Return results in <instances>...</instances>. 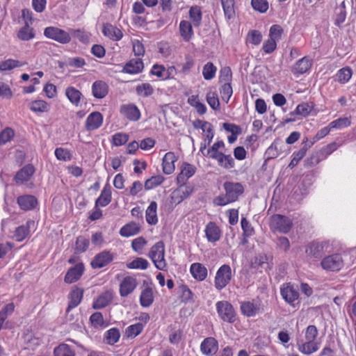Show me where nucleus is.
Wrapping results in <instances>:
<instances>
[{
    "label": "nucleus",
    "mask_w": 356,
    "mask_h": 356,
    "mask_svg": "<svg viewBox=\"0 0 356 356\" xmlns=\"http://www.w3.org/2000/svg\"><path fill=\"white\" fill-rule=\"evenodd\" d=\"M248 40L250 43L254 45H258L261 42L262 35L259 31L253 30L249 32Z\"/></svg>",
    "instance_id": "64"
},
{
    "label": "nucleus",
    "mask_w": 356,
    "mask_h": 356,
    "mask_svg": "<svg viewBox=\"0 0 356 356\" xmlns=\"http://www.w3.org/2000/svg\"><path fill=\"white\" fill-rule=\"evenodd\" d=\"M146 221L149 225H155L158 222L157 203L154 201L150 202L145 211Z\"/></svg>",
    "instance_id": "34"
},
{
    "label": "nucleus",
    "mask_w": 356,
    "mask_h": 356,
    "mask_svg": "<svg viewBox=\"0 0 356 356\" xmlns=\"http://www.w3.org/2000/svg\"><path fill=\"white\" fill-rule=\"evenodd\" d=\"M216 310L220 318L225 322L234 323L236 312L233 306L227 301H218L216 304Z\"/></svg>",
    "instance_id": "5"
},
{
    "label": "nucleus",
    "mask_w": 356,
    "mask_h": 356,
    "mask_svg": "<svg viewBox=\"0 0 356 356\" xmlns=\"http://www.w3.org/2000/svg\"><path fill=\"white\" fill-rule=\"evenodd\" d=\"M321 266L325 270L339 271L343 266V261L341 254H334L324 257Z\"/></svg>",
    "instance_id": "7"
},
{
    "label": "nucleus",
    "mask_w": 356,
    "mask_h": 356,
    "mask_svg": "<svg viewBox=\"0 0 356 356\" xmlns=\"http://www.w3.org/2000/svg\"><path fill=\"white\" fill-rule=\"evenodd\" d=\"M83 296V289L78 287L77 286H74L68 294V306L66 309V312L69 313V312L73 309L76 307L81 302Z\"/></svg>",
    "instance_id": "11"
},
{
    "label": "nucleus",
    "mask_w": 356,
    "mask_h": 356,
    "mask_svg": "<svg viewBox=\"0 0 356 356\" xmlns=\"http://www.w3.org/2000/svg\"><path fill=\"white\" fill-rule=\"evenodd\" d=\"M222 187L225 193L216 196L213 200L215 206L223 207L234 202L244 192L243 185L238 182L225 181Z\"/></svg>",
    "instance_id": "1"
},
{
    "label": "nucleus",
    "mask_w": 356,
    "mask_h": 356,
    "mask_svg": "<svg viewBox=\"0 0 356 356\" xmlns=\"http://www.w3.org/2000/svg\"><path fill=\"white\" fill-rule=\"evenodd\" d=\"M232 277V269L229 265L223 264L217 270L214 284L218 290L224 289L231 281Z\"/></svg>",
    "instance_id": "4"
},
{
    "label": "nucleus",
    "mask_w": 356,
    "mask_h": 356,
    "mask_svg": "<svg viewBox=\"0 0 356 356\" xmlns=\"http://www.w3.org/2000/svg\"><path fill=\"white\" fill-rule=\"evenodd\" d=\"M312 109L313 105L307 102H302L298 104L296 109L289 114L290 118H287L286 122H295L297 119H300V118H305L310 114Z\"/></svg>",
    "instance_id": "9"
},
{
    "label": "nucleus",
    "mask_w": 356,
    "mask_h": 356,
    "mask_svg": "<svg viewBox=\"0 0 356 356\" xmlns=\"http://www.w3.org/2000/svg\"><path fill=\"white\" fill-rule=\"evenodd\" d=\"M113 259V254L110 251L104 250L94 257L91 261V266L93 268H101L111 262Z\"/></svg>",
    "instance_id": "12"
},
{
    "label": "nucleus",
    "mask_w": 356,
    "mask_h": 356,
    "mask_svg": "<svg viewBox=\"0 0 356 356\" xmlns=\"http://www.w3.org/2000/svg\"><path fill=\"white\" fill-rule=\"evenodd\" d=\"M108 85L102 81H96L92 83V95L97 99L104 98L108 93Z\"/></svg>",
    "instance_id": "32"
},
{
    "label": "nucleus",
    "mask_w": 356,
    "mask_h": 356,
    "mask_svg": "<svg viewBox=\"0 0 356 356\" xmlns=\"http://www.w3.org/2000/svg\"><path fill=\"white\" fill-rule=\"evenodd\" d=\"M189 16L194 26H199L202 21V12L199 7H191L189 10Z\"/></svg>",
    "instance_id": "51"
},
{
    "label": "nucleus",
    "mask_w": 356,
    "mask_h": 356,
    "mask_svg": "<svg viewBox=\"0 0 356 356\" xmlns=\"http://www.w3.org/2000/svg\"><path fill=\"white\" fill-rule=\"evenodd\" d=\"M353 75V71L350 67H345L337 72L335 74V81L340 83L341 84H345L348 83Z\"/></svg>",
    "instance_id": "41"
},
{
    "label": "nucleus",
    "mask_w": 356,
    "mask_h": 356,
    "mask_svg": "<svg viewBox=\"0 0 356 356\" xmlns=\"http://www.w3.org/2000/svg\"><path fill=\"white\" fill-rule=\"evenodd\" d=\"M65 95L70 102L75 106H78L82 97L81 92L74 87H68L65 90Z\"/></svg>",
    "instance_id": "42"
},
{
    "label": "nucleus",
    "mask_w": 356,
    "mask_h": 356,
    "mask_svg": "<svg viewBox=\"0 0 356 356\" xmlns=\"http://www.w3.org/2000/svg\"><path fill=\"white\" fill-rule=\"evenodd\" d=\"M218 349V341L213 337H208L203 340L200 345L202 353L207 356H212Z\"/></svg>",
    "instance_id": "14"
},
{
    "label": "nucleus",
    "mask_w": 356,
    "mask_h": 356,
    "mask_svg": "<svg viewBox=\"0 0 356 356\" xmlns=\"http://www.w3.org/2000/svg\"><path fill=\"white\" fill-rule=\"evenodd\" d=\"M83 270L84 267L82 264H78L70 268L65 276V282L67 284L76 282L81 277Z\"/></svg>",
    "instance_id": "20"
},
{
    "label": "nucleus",
    "mask_w": 356,
    "mask_h": 356,
    "mask_svg": "<svg viewBox=\"0 0 356 356\" xmlns=\"http://www.w3.org/2000/svg\"><path fill=\"white\" fill-rule=\"evenodd\" d=\"M17 203L22 209L26 211L34 209L38 202L33 195H24L17 198Z\"/></svg>",
    "instance_id": "30"
},
{
    "label": "nucleus",
    "mask_w": 356,
    "mask_h": 356,
    "mask_svg": "<svg viewBox=\"0 0 356 356\" xmlns=\"http://www.w3.org/2000/svg\"><path fill=\"white\" fill-rule=\"evenodd\" d=\"M283 146V142L280 139L275 140L265 152L267 159L277 158L282 153Z\"/></svg>",
    "instance_id": "29"
},
{
    "label": "nucleus",
    "mask_w": 356,
    "mask_h": 356,
    "mask_svg": "<svg viewBox=\"0 0 356 356\" xmlns=\"http://www.w3.org/2000/svg\"><path fill=\"white\" fill-rule=\"evenodd\" d=\"M29 108L35 113H47L50 109V105L44 100L38 99L30 102Z\"/></svg>",
    "instance_id": "40"
},
{
    "label": "nucleus",
    "mask_w": 356,
    "mask_h": 356,
    "mask_svg": "<svg viewBox=\"0 0 356 356\" xmlns=\"http://www.w3.org/2000/svg\"><path fill=\"white\" fill-rule=\"evenodd\" d=\"M217 67L211 62L207 63L202 69V75L205 80H211L216 76Z\"/></svg>",
    "instance_id": "49"
},
{
    "label": "nucleus",
    "mask_w": 356,
    "mask_h": 356,
    "mask_svg": "<svg viewBox=\"0 0 356 356\" xmlns=\"http://www.w3.org/2000/svg\"><path fill=\"white\" fill-rule=\"evenodd\" d=\"M54 353V356H75L74 348L66 343H61L55 348Z\"/></svg>",
    "instance_id": "43"
},
{
    "label": "nucleus",
    "mask_w": 356,
    "mask_h": 356,
    "mask_svg": "<svg viewBox=\"0 0 356 356\" xmlns=\"http://www.w3.org/2000/svg\"><path fill=\"white\" fill-rule=\"evenodd\" d=\"M13 137V130L10 128H6L0 133V145L10 141Z\"/></svg>",
    "instance_id": "63"
},
{
    "label": "nucleus",
    "mask_w": 356,
    "mask_h": 356,
    "mask_svg": "<svg viewBox=\"0 0 356 356\" xmlns=\"http://www.w3.org/2000/svg\"><path fill=\"white\" fill-rule=\"evenodd\" d=\"M136 94L143 97H148L154 93V88L149 83L140 84L136 88Z\"/></svg>",
    "instance_id": "47"
},
{
    "label": "nucleus",
    "mask_w": 356,
    "mask_h": 356,
    "mask_svg": "<svg viewBox=\"0 0 356 356\" xmlns=\"http://www.w3.org/2000/svg\"><path fill=\"white\" fill-rule=\"evenodd\" d=\"M177 161L174 152H169L166 153L163 158V171L166 175L172 174L175 170V162Z\"/></svg>",
    "instance_id": "24"
},
{
    "label": "nucleus",
    "mask_w": 356,
    "mask_h": 356,
    "mask_svg": "<svg viewBox=\"0 0 356 356\" xmlns=\"http://www.w3.org/2000/svg\"><path fill=\"white\" fill-rule=\"evenodd\" d=\"M144 65L140 58L131 59L124 65L122 72L135 74L141 72L143 70Z\"/></svg>",
    "instance_id": "25"
},
{
    "label": "nucleus",
    "mask_w": 356,
    "mask_h": 356,
    "mask_svg": "<svg viewBox=\"0 0 356 356\" xmlns=\"http://www.w3.org/2000/svg\"><path fill=\"white\" fill-rule=\"evenodd\" d=\"M102 33L105 36L115 41L121 40L123 36L121 30L111 24L104 25Z\"/></svg>",
    "instance_id": "28"
},
{
    "label": "nucleus",
    "mask_w": 356,
    "mask_h": 356,
    "mask_svg": "<svg viewBox=\"0 0 356 356\" xmlns=\"http://www.w3.org/2000/svg\"><path fill=\"white\" fill-rule=\"evenodd\" d=\"M164 179L162 175L153 176L145 181L144 187L147 191L153 189L161 185L164 181Z\"/></svg>",
    "instance_id": "50"
},
{
    "label": "nucleus",
    "mask_w": 356,
    "mask_h": 356,
    "mask_svg": "<svg viewBox=\"0 0 356 356\" xmlns=\"http://www.w3.org/2000/svg\"><path fill=\"white\" fill-rule=\"evenodd\" d=\"M179 33L185 42H189L193 35V27L191 22L186 20L181 21L179 24Z\"/></svg>",
    "instance_id": "35"
},
{
    "label": "nucleus",
    "mask_w": 356,
    "mask_h": 356,
    "mask_svg": "<svg viewBox=\"0 0 356 356\" xmlns=\"http://www.w3.org/2000/svg\"><path fill=\"white\" fill-rule=\"evenodd\" d=\"M91 324L94 327H104V322L103 316L100 312H95L90 317Z\"/></svg>",
    "instance_id": "62"
},
{
    "label": "nucleus",
    "mask_w": 356,
    "mask_h": 356,
    "mask_svg": "<svg viewBox=\"0 0 356 356\" xmlns=\"http://www.w3.org/2000/svg\"><path fill=\"white\" fill-rule=\"evenodd\" d=\"M327 247V242H314L309 245L306 252L315 258H320L324 253V249Z\"/></svg>",
    "instance_id": "33"
},
{
    "label": "nucleus",
    "mask_w": 356,
    "mask_h": 356,
    "mask_svg": "<svg viewBox=\"0 0 356 356\" xmlns=\"http://www.w3.org/2000/svg\"><path fill=\"white\" fill-rule=\"evenodd\" d=\"M104 117L98 111L92 112L87 117L85 122V129L87 131H92L99 129L103 124Z\"/></svg>",
    "instance_id": "10"
},
{
    "label": "nucleus",
    "mask_w": 356,
    "mask_h": 356,
    "mask_svg": "<svg viewBox=\"0 0 356 356\" xmlns=\"http://www.w3.org/2000/svg\"><path fill=\"white\" fill-rule=\"evenodd\" d=\"M90 241L84 236H79L76 238L75 243V250L78 253H82L87 250Z\"/></svg>",
    "instance_id": "53"
},
{
    "label": "nucleus",
    "mask_w": 356,
    "mask_h": 356,
    "mask_svg": "<svg viewBox=\"0 0 356 356\" xmlns=\"http://www.w3.org/2000/svg\"><path fill=\"white\" fill-rule=\"evenodd\" d=\"M207 102L213 110L217 111L220 108L219 99L215 92L210 91L207 94Z\"/></svg>",
    "instance_id": "59"
},
{
    "label": "nucleus",
    "mask_w": 356,
    "mask_h": 356,
    "mask_svg": "<svg viewBox=\"0 0 356 356\" xmlns=\"http://www.w3.org/2000/svg\"><path fill=\"white\" fill-rule=\"evenodd\" d=\"M292 227L293 221L287 216L275 214L270 217V227L273 232L288 234Z\"/></svg>",
    "instance_id": "3"
},
{
    "label": "nucleus",
    "mask_w": 356,
    "mask_h": 356,
    "mask_svg": "<svg viewBox=\"0 0 356 356\" xmlns=\"http://www.w3.org/2000/svg\"><path fill=\"white\" fill-rule=\"evenodd\" d=\"M204 232L209 242L215 243L220 240L221 232L215 222H209L205 227Z\"/></svg>",
    "instance_id": "19"
},
{
    "label": "nucleus",
    "mask_w": 356,
    "mask_h": 356,
    "mask_svg": "<svg viewBox=\"0 0 356 356\" xmlns=\"http://www.w3.org/2000/svg\"><path fill=\"white\" fill-rule=\"evenodd\" d=\"M241 310L248 317L254 316L260 311V303L258 301L243 302L241 304Z\"/></svg>",
    "instance_id": "21"
},
{
    "label": "nucleus",
    "mask_w": 356,
    "mask_h": 356,
    "mask_svg": "<svg viewBox=\"0 0 356 356\" xmlns=\"http://www.w3.org/2000/svg\"><path fill=\"white\" fill-rule=\"evenodd\" d=\"M17 37L22 40H30L35 37L34 30L26 24L19 30Z\"/></svg>",
    "instance_id": "46"
},
{
    "label": "nucleus",
    "mask_w": 356,
    "mask_h": 356,
    "mask_svg": "<svg viewBox=\"0 0 356 356\" xmlns=\"http://www.w3.org/2000/svg\"><path fill=\"white\" fill-rule=\"evenodd\" d=\"M213 159L216 160L218 164L225 169L233 168L235 165V161L231 154L222 153L218 156H213Z\"/></svg>",
    "instance_id": "36"
},
{
    "label": "nucleus",
    "mask_w": 356,
    "mask_h": 356,
    "mask_svg": "<svg viewBox=\"0 0 356 356\" xmlns=\"http://www.w3.org/2000/svg\"><path fill=\"white\" fill-rule=\"evenodd\" d=\"M111 187L108 183L106 184L99 197L95 201V206L98 207H106L111 202Z\"/></svg>",
    "instance_id": "27"
},
{
    "label": "nucleus",
    "mask_w": 356,
    "mask_h": 356,
    "mask_svg": "<svg viewBox=\"0 0 356 356\" xmlns=\"http://www.w3.org/2000/svg\"><path fill=\"white\" fill-rule=\"evenodd\" d=\"M298 348L303 354L311 355L318 350L319 345L315 341H305L302 343H298Z\"/></svg>",
    "instance_id": "39"
},
{
    "label": "nucleus",
    "mask_w": 356,
    "mask_h": 356,
    "mask_svg": "<svg viewBox=\"0 0 356 356\" xmlns=\"http://www.w3.org/2000/svg\"><path fill=\"white\" fill-rule=\"evenodd\" d=\"M149 257L152 259L156 268L165 270L167 264L165 259V244L160 241L156 243L150 249Z\"/></svg>",
    "instance_id": "2"
},
{
    "label": "nucleus",
    "mask_w": 356,
    "mask_h": 356,
    "mask_svg": "<svg viewBox=\"0 0 356 356\" xmlns=\"http://www.w3.org/2000/svg\"><path fill=\"white\" fill-rule=\"evenodd\" d=\"M225 17L231 19L235 17L234 0H221Z\"/></svg>",
    "instance_id": "44"
},
{
    "label": "nucleus",
    "mask_w": 356,
    "mask_h": 356,
    "mask_svg": "<svg viewBox=\"0 0 356 356\" xmlns=\"http://www.w3.org/2000/svg\"><path fill=\"white\" fill-rule=\"evenodd\" d=\"M35 222L33 220H29L26 225H23L16 228L14 237L16 241H22L26 238L29 234L30 228L34 227Z\"/></svg>",
    "instance_id": "31"
},
{
    "label": "nucleus",
    "mask_w": 356,
    "mask_h": 356,
    "mask_svg": "<svg viewBox=\"0 0 356 356\" xmlns=\"http://www.w3.org/2000/svg\"><path fill=\"white\" fill-rule=\"evenodd\" d=\"M34 172V167L31 164H28L17 172L14 180L17 184H24L31 179Z\"/></svg>",
    "instance_id": "18"
},
{
    "label": "nucleus",
    "mask_w": 356,
    "mask_h": 356,
    "mask_svg": "<svg viewBox=\"0 0 356 356\" xmlns=\"http://www.w3.org/2000/svg\"><path fill=\"white\" fill-rule=\"evenodd\" d=\"M154 302L153 290L149 286H146L142 290L140 296V304L143 307H149Z\"/></svg>",
    "instance_id": "37"
},
{
    "label": "nucleus",
    "mask_w": 356,
    "mask_h": 356,
    "mask_svg": "<svg viewBox=\"0 0 356 356\" xmlns=\"http://www.w3.org/2000/svg\"><path fill=\"white\" fill-rule=\"evenodd\" d=\"M225 147V143L222 140H218L207 150V156L213 159V156H218L222 152H219V149Z\"/></svg>",
    "instance_id": "55"
},
{
    "label": "nucleus",
    "mask_w": 356,
    "mask_h": 356,
    "mask_svg": "<svg viewBox=\"0 0 356 356\" xmlns=\"http://www.w3.org/2000/svg\"><path fill=\"white\" fill-rule=\"evenodd\" d=\"M138 284L135 277L131 276L125 277L120 284V295L122 297H127L131 294L136 288Z\"/></svg>",
    "instance_id": "13"
},
{
    "label": "nucleus",
    "mask_w": 356,
    "mask_h": 356,
    "mask_svg": "<svg viewBox=\"0 0 356 356\" xmlns=\"http://www.w3.org/2000/svg\"><path fill=\"white\" fill-rule=\"evenodd\" d=\"M144 327L145 325L142 323L131 325L126 328L125 334L128 338L134 339L142 332Z\"/></svg>",
    "instance_id": "45"
},
{
    "label": "nucleus",
    "mask_w": 356,
    "mask_h": 356,
    "mask_svg": "<svg viewBox=\"0 0 356 356\" xmlns=\"http://www.w3.org/2000/svg\"><path fill=\"white\" fill-rule=\"evenodd\" d=\"M190 273L193 277L197 281L204 280L208 275L207 268L200 263H193L190 266Z\"/></svg>",
    "instance_id": "22"
},
{
    "label": "nucleus",
    "mask_w": 356,
    "mask_h": 356,
    "mask_svg": "<svg viewBox=\"0 0 356 356\" xmlns=\"http://www.w3.org/2000/svg\"><path fill=\"white\" fill-rule=\"evenodd\" d=\"M120 333L118 328H111L106 332V339L108 343L114 344L119 341Z\"/></svg>",
    "instance_id": "56"
},
{
    "label": "nucleus",
    "mask_w": 356,
    "mask_h": 356,
    "mask_svg": "<svg viewBox=\"0 0 356 356\" xmlns=\"http://www.w3.org/2000/svg\"><path fill=\"white\" fill-rule=\"evenodd\" d=\"M120 112L131 121H138L140 118V110L133 104L122 105L120 108Z\"/></svg>",
    "instance_id": "17"
},
{
    "label": "nucleus",
    "mask_w": 356,
    "mask_h": 356,
    "mask_svg": "<svg viewBox=\"0 0 356 356\" xmlns=\"http://www.w3.org/2000/svg\"><path fill=\"white\" fill-rule=\"evenodd\" d=\"M312 65V60L305 56L298 60L292 67V72L296 76L303 74L309 71Z\"/></svg>",
    "instance_id": "16"
},
{
    "label": "nucleus",
    "mask_w": 356,
    "mask_h": 356,
    "mask_svg": "<svg viewBox=\"0 0 356 356\" xmlns=\"http://www.w3.org/2000/svg\"><path fill=\"white\" fill-rule=\"evenodd\" d=\"M195 167L188 163H184L181 167V172L177 179L179 184H184L185 181L191 177L195 172Z\"/></svg>",
    "instance_id": "26"
},
{
    "label": "nucleus",
    "mask_w": 356,
    "mask_h": 356,
    "mask_svg": "<svg viewBox=\"0 0 356 356\" xmlns=\"http://www.w3.org/2000/svg\"><path fill=\"white\" fill-rule=\"evenodd\" d=\"M313 143H309L307 138H304L302 147L300 150L293 153V158L289 164V168H293L298 162L305 156L307 151L312 146Z\"/></svg>",
    "instance_id": "15"
},
{
    "label": "nucleus",
    "mask_w": 356,
    "mask_h": 356,
    "mask_svg": "<svg viewBox=\"0 0 356 356\" xmlns=\"http://www.w3.org/2000/svg\"><path fill=\"white\" fill-rule=\"evenodd\" d=\"M193 188L188 186H181L179 189L175 192L178 197V203L182 202L184 199L187 198L191 195Z\"/></svg>",
    "instance_id": "61"
},
{
    "label": "nucleus",
    "mask_w": 356,
    "mask_h": 356,
    "mask_svg": "<svg viewBox=\"0 0 356 356\" xmlns=\"http://www.w3.org/2000/svg\"><path fill=\"white\" fill-rule=\"evenodd\" d=\"M127 266L129 269L145 270L149 266V262L147 259L139 257L127 264Z\"/></svg>",
    "instance_id": "52"
},
{
    "label": "nucleus",
    "mask_w": 356,
    "mask_h": 356,
    "mask_svg": "<svg viewBox=\"0 0 356 356\" xmlns=\"http://www.w3.org/2000/svg\"><path fill=\"white\" fill-rule=\"evenodd\" d=\"M280 294L282 298L289 305L294 306V302L299 298L297 288L290 283L284 284L280 287Z\"/></svg>",
    "instance_id": "8"
},
{
    "label": "nucleus",
    "mask_w": 356,
    "mask_h": 356,
    "mask_svg": "<svg viewBox=\"0 0 356 356\" xmlns=\"http://www.w3.org/2000/svg\"><path fill=\"white\" fill-rule=\"evenodd\" d=\"M251 6L252 8L261 13H265L268 9V2L267 0H252Z\"/></svg>",
    "instance_id": "57"
},
{
    "label": "nucleus",
    "mask_w": 356,
    "mask_h": 356,
    "mask_svg": "<svg viewBox=\"0 0 356 356\" xmlns=\"http://www.w3.org/2000/svg\"><path fill=\"white\" fill-rule=\"evenodd\" d=\"M147 243V241L143 236H139L132 241L131 248L134 252L141 254Z\"/></svg>",
    "instance_id": "54"
},
{
    "label": "nucleus",
    "mask_w": 356,
    "mask_h": 356,
    "mask_svg": "<svg viewBox=\"0 0 356 356\" xmlns=\"http://www.w3.org/2000/svg\"><path fill=\"white\" fill-rule=\"evenodd\" d=\"M350 119L349 118H340L330 123V127L332 129H341L348 127L350 125Z\"/></svg>",
    "instance_id": "58"
},
{
    "label": "nucleus",
    "mask_w": 356,
    "mask_h": 356,
    "mask_svg": "<svg viewBox=\"0 0 356 356\" xmlns=\"http://www.w3.org/2000/svg\"><path fill=\"white\" fill-rule=\"evenodd\" d=\"M140 231V225L138 223L132 221L122 226L120 228L119 233L121 236L128 238L138 234Z\"/></svg>",
    "instance_id": "23"
},
{
    "label": "nucleus",
    "mask_w": 356,
    "mask_h": 356,
    "mask_svg": "<svg viewBox=\"0 0 356 356\" xmlns=\"http://www.w3.org/2000/svg\"><path fill=\"white\" fill-rule=\"evenodd\" d=\"M113 300V294L110 291H106L101 294L94 302L93 308L96 309H102L108 305Z\"/></svg>",
    "instance_id": "38"
},
{
    "label": "nucleus",
    "mask_w": 356,
    "mask_h": 356,
    "mask_svg": "<svg viewBox=\"0 0 356 356\" xmlns=\"http://www.w3.org/2000/svg\"><path fill=\"white\" fill-rule=\"evenodd\" d=\"M44 35L47 38L54 40L61 44L69 43L71 40L70 35L65 31L58 27L48 26L45 28Z\"/></svg>",
    "instance_id": "6"
},
{
    "label": "nucleus",
    "mask_w": 356,
    "mask_h": 356,
    "mask_svg": "<svg viewBox=\"0 0 356 356\" xmlns=\"http://www.w3.org/2000/svg\"><path fill=\"white\" fill-rule=\"evenodd\" d=\"M26 64V63L21 62L17 60L8 59L0 63V70H10L16 67H22Z\"/></svg>",
    "instance_id": "48"
},
{
    "label": "nucleus",
    "mask_w": 356,
    "mask_h": 356,
    "mask_svg": "<svg viewBox=\"0 0 356 356\" xmlns=\"http://www.w3.org/2000/svg\"><path fill=\"white\" fill-rule=\"evenodd\" d=\"M233 93L232 87L231 83H225L223 84L220 89V95L222 99L227 103Z\"/></svg>",
    "instance_id": "60"
}]
</instances>
